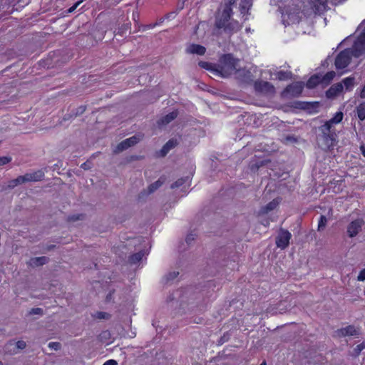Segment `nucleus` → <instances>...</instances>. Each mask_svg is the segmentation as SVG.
<instances>
[{
    "label": "nucleus",
    "instance_id": "45",
    "mask_svg": "<svg viewBox=\"0 0 365 365\" xmlns=\"http://www.w3.org/2000/svg\"><path fill=\"white\" fill-rule=\"evenodd\" d=\"M109 314L106 312H98V319H108Z\"/></svg>",
    "mask_w": 365,
    "mask_h": 365
},
{
    "label": "nucleus",
    "instance_id": "46",
    "mask_svg": "<svg viewBox=\"0 0 365 365\" xmlns=\"http://www.w3.org/2000/svg\"><path fill=\"white\" fill-rule=\"evenodd\" d=\"M114 292H115V290H114V289L110 290V291L109 292V293L106 295V301L107 302H110V301L112 300V299H113V294Z\"/></svg>",
    "mask_w": 365,
    "mask_h": 365
},
{
    "label": "nucleus",
    "instance_id": "36",
    "mask_svg": "<svg viewBox=\"0 0 365 365\" xmlns=\"http://www.w3.org/2000/svg\"><path fill=\"white\" fill-rule=\"evenodd\" d=\"M251 4L249 1H245L240 4V11L242 14H245L250 8Z\"/></svg>",
    "mask_w": 365,
    "mask_h": 365
},
{
    "label": "nucleus",
    "instance_id": "43",
    "mask_svg": "<svg viewBox=\"0 0 365 365\" xmlns=\"http://www.w3.org/2000/svg\"><path fill=\"white\" fill-rule=\"evenodd\" d=\"M183 182H184V180L180 179V180H177L175 183H173L171 185V187L172 188L178 187L181 186L183 184Z\"/></svg>",
    "mask_w": 365,
    "mask_h": 365
},
{
    "label": "nucleus",
    "instance_id": "32",
    "mask_svg": "<svg viewBox=\"0 0 365 365\" xmlns=\"http://www.w3.org/2000/svg\"><path fill=\"white\" fill-rule=\"evenodd\" d=\"M230 338V334L228 331H226L224 333V334L220 338V339L217 341V344L218 346L222 345L224 343L229 341Z\"/></svg>",
    "mask_w": 365,
    "mask_h": 365
},
{
    "label": "nucleus",
    "instance_id": "12",
    "mask_svg": "<svg viewBox=\"0 0 365 365\" xmlns=\"http://www.w3.org/2000/svg\"><path fill=\"white\" fill-rule=\"evenodd\" d=\"M140 138L138 136H132L129 138H127L120 143L115 150V152H120L128 148L135 145L138 142H139Z\"/></svg>",
    "mask_w": 365,
    "mask_h": 365
},
{
    "label": "nucleus",
    "instance_id": "25",
    "mask_svg": "<svg viewBox=\"0 0 365 365\" xmlns=\"http://www.w3.org/2000/svg\"><path fill=\"white\" fill-rule=\"evenodd\" d=\"M165 182V179L163 178H160L159 180L155 181L154 183L149 185L148 187V192L152 193L155 192L157 189H158Z\"/></svg>",
    "mask_w": 365,
    "mask_h": 365
},
{
    "label": "nucleus",
    "instance_id": "22",
    "mask_svg": "<svg viewBox=\"0 0 365 365\" xmlns=\"http://www.w3.org/2000/svg\"><path fill=\"white\" fill-rule=\"evenodd\" d=\"M319 83H322L321 76L314 75L308 80L307 87L309 88H313Z\"/></svg>",
    "mask_w": 365,
    "mask_h": 365
},
{
    "label": "nucleus",
    "instance_id": "21",
    "mask_svg": "<svg viewBox=\"0 0 365 365\" xmlns=\"http://www.w3.org/2000/svg\"><path fill=\"white\" fill-rule=\"evenodd\" d=\"M24 182H26L25 175H21V176H19L16 179H14L12 180L9 181L7 186L9 188H14L16 186H17L19 185H21V184H23Z\"/></svg>",
    "mask_w": 365,
    "mask_h": 365
},
{
    "label": "nucleus",
    "instance_id": "50",
    "mask_svg": "<svg viewBox=\"0 0 365 365\" xmlns=\"http://www.w3.org/2000/svg\"><path fill=\"white\" fill-rule=\"evenodd\" d=\"M55 247H56V245H48V246L46 247V252H49V251H51V250H53Z\"/></svg>",
    "mask_w": 365,
    "mask_h": 365
},
{
    "label": "nucleus",
    "instance_id": "39",
    "mask_svg": "<svg viewBox=\"0 0 365 365\" xmlns=\"http://www.w3.org/2000/svg\"><path fill=\"white\" fill-rule=\"evenodd\" d=\"M327 218L324 216H321L320 220L319 221L318 228H322L326 226Z\"/></svg>",
    "mask_w": 365,
    "mask_h": 365
},
{
    "label": "nucleus",
    "instance_id": "10",
    "mask_svg": "<svg viewBox=\"0 0 365 365\" xmlns=\"http://www.w3.org/2000/svg\"><path fill=\"white\" fill-rule=\"evenodd\" d=\"M304 88L302 82H295L287 86L283 91L282 95L285 97L297 96H299Z\"/></svg>",
    "mask_w": 365,
    "mask_h": 365
},
{
    "label": "nucleus",
    "instance_id": "56",
    "mask_svg": "<svg viewBox=\"0 0 365 365\" xmlns=\"http://www.w3.org/2000/svg\"><path fill=\"white\" fill-rule=\"evenodd\" d=\"M0 365H2V363L0 361Z\"/></svg>",
    "mask_w": 365,
    "mask_h": 365
},
{
    "label": "nucleus",
    "instance_id": "30",
    "mask_svg": "<svg viewBox=\"0 0 365 365\" xmlns=\"http://www.w3.org/2000/svg\"><path fill=\"white\" fill-rule=\"evenodd\" d=\"M364 225V222L361 218H357L356 220L351 222L349 228H361Z\"/></svg>",
    "mask_w": 365,
    "mask_h": 365
},
{
    "label": "nucleus",
    "instance_id": "18",
    "mask_svg": "<svg viewBox=\"0 0 365 365\" xmlns=\"http://www.w3.org/2000/svg\"><path fill=\"white\" fill-rule=\"evenodd\" d=\"M226 256L225 250L222 247L215 250L212 253L214 260L219 264L225 259Z\"/></svg>",
    "mask_w": 365,
    "mask_h": 365
},
{
    "label": "nucleus",
    "instance_id": "28",
    "mask_svg": "<svg viewBox=\"0 0 365 365\" xmlns=\"http://www.w3.org/2000/svg\"><path fill=\"white\" fill-rule=\"evenodd\" d=\"M343 87L344 86L346 91H350L354 87V78L351 77L346 78L343 80Z\"/></svg>",
    "mask_w": 365,
    "mask_h": 365
},
{
    "label": "nucleus",
    "instance_id": "17",
    "mask_svg": "<svg viewBox=\"0 0 365 365\" xmlns=\"http://www.w3.org/2000/svg\"><path fill=\"white\" fill-rule=\"evenodd\" d=\"M343 91V84L339 83L334 84L327 91L328 98H333L339 95Z\"/></svg>",
    "mask_w": 365,
    "mask_h": 365
},
{
    "label": "nucleus",
    "instance_id": "42",
    "mask_svg": "<svg viewBox=\"0 0 365 365\" xmlns=\"http://www.w3.org/2000/svg\"><path fill=\"white\" fill-rule=\"evenodd\" d=\"M16 346L18 349H24L26 348V344L24 341L20 340L16 342Z\"/></svg>",
    "mask_w": 365,
    "mask_h": 365
},
{
    "label": "nucleus",
    "instance_id": "53",
    "mask_svg": "<svg viewBox=\"0 0 365 365\" xmlns=\"http://www.w3.org/2000/svg\"><path fill=\"white\" fill-rule=\"evenodd\" d=\"M205 25H206V24L205 22L200 23V24H199L197 29H200V27H204V26H205Z\"/></svg>",
    "mask_w": 365,
    "mask_h": 365
},
{
    "label": "nucleus",
    "instance_id": "14",
    "mask_svg": "<svg viewBox=\"0 0 365 365\" xmlns=\"http://www.w3.org/2000/svg\"><path fill=\"white\" fill-rule=\"evenodd\" d=\"M148 254V250H143L130 255L128 258V262L130 264H135L139 262L143 256Z\"/></svg>",
    "mask_w": 365,
    "mask_h": 365
},
{
    "label": "nucleus",
    "instance_id": "4",
    "mask_svg": "<svg viewBox=\"0 0 365 365\" xmlns=\"http://www.w3.org/2000/svg\"><path fill=\"white\" fill-rule=\"evenodd\" d=\"M291 238L292 234L287 230H279L275 237L277 247L281 250L286 249L289 245Z\"/></svg>",
    "mask_w": 365,
    "mask_h": 365
},
{
    "label": "nucleus",
    "instance_id": "37",
    "mask_svg": "<svg viewBox=\"0 0 365 365\" xmlns=\"http://www.w3.org/2000/svg\"><path fill=\"white\" fill-rule=\"evenodd\" d=\"M29 315L32 314H38V315H43V310L41 308H32L29 312Z\"/></svg>",
    "mask_w": 365,
    "mask_h": 365
},
{
    "label": "nucleus",
    "instance_id": "52",
    "mask_svg": "<svg viewBox=\"0 0 365 365\" xmlns=\"http://www.w3.org/2000/svg\"><path fill=\"white\" fill-rule=\"evenodd\" d=\"M360 150H361V153L364 155V157H365V147L364 145H361L360 147Z\"/></svg>",
    "mask_w": 365,
    "mask_h": 365
},
{
    "label": "nucleus",
    "instance_id": "20",
    "mask_svg": "<svg viewBox=\"0 0 365 365\" xmlns=\"http://www.w3.org/2000/svg\"><path fill=\"white\" fill-rule=\"evenodd\" d=\"M178 115L177 112L173 111L165 116L163 117L161 119L158 120V124L160 125H165L168 124L170 122L173 120Z\"/></svg>",
    "mask_w": 365,
    "mask_h": 365
},
{
    "label": "nucleus",
    "instance_id": "38",
    "mask_svg": "<svg viewBox=\"0 0 365 365\" xmlns=\"http://www.w3.org/2000/svg\"><path fill=\"white\" fill-rule=\"evenodd\" d=\"M48 347L55 351H58L61 349V344L59 342H50L48 344Z\"/></svg>",
    "mask_w": 365,
    "mask_h": 365
},
{
    "label": "nucleus",
    "instance_id": "24",
    "mask_svg": "<svg viewBox=\"0 0 365 365\" xmlns=\"http://www.w3.org/2000/svg\"><path fill=\"white\" fill-rule=\"evenodd\" d=\"M177 144V140L172 139L170 140L162 148V155H165L170 149L173 148Z\"/></svg>",
    "mask_w": 365,
    "mask_h": 365
},
{
    "label": "nucleus",
    "instance_id": "40",
    "mask_svg": "<svg viewBox=\"0 0 365 365\" xmlns=\"http://www.w3.org/2000/svg\"><path fill=\"white\" fill-rule=\"evenodd\" d=\"M11 160L9 157H0V166L9 163Z\"/></svg>",
    "mask_w": 365,
    "mask_h": 365
},
{
    "label": "nucleus",
    "instance_id": "19",
    "mask_svg": "<svg viewBox=\"0 0 365 365\" xmlns=\"http://www.w3.org/2000/svg\"><path fill=\"white\" fill-rule=\"evenodd\" d=\"M49 258L47 257H34L30 259L29 264L32 267H38L47 264Z\"/></svg>",
    "mask_w": 365,
    "mask_h": 365
},
{
    "label": "nucleus",
    "instance_id": "7",
    "mask_svg": "<svg viewBox=\"0 0 365 365\" xmlns=\"http://www.w3.org/2000/svg\"><path fill=\"white\" fill-rule=\"evenodd\" d=\"M344 117V114L341 111L336 112L334 116L329 120L327 121L321 128L322 131L324 135H328L334 125L339 123Z\"/></svg>",
    "mask_w": 365,
    "mask_h": 365
},
{
    "label": "nucleus",
    "instance_id": "27",
    "mask_svg": "<svg viewBox=\"0 0 365 365\" xmlns=\"http://www.w3.org/2000/svg\"><path fill=\"white\" fill-rule=\"evenodd\" d=\"M356 113L358 118L363 120L365 119V103L359 104L356 108Z\"/></svg>",
    "mask_w": 365,
    "mask_h": 365
},
{
    "label": "nucleus",
    "instance_id": "3",
    "mask_svg": "<svg viewBox=\"0 0 365 365\" xmlns=\"http://www.w3.org/2000/svg\"><path fill=\"white\" fill-rule=\"evenodd\" d=\"M327 0H304L302 12L305 16H311L324 11L326 9Z\"/></svg>",
    "mask_w": 365,
    "mask_h": 365
},
{
    "label": "nucleus",
    "instance_id": "8",
    "mask_svg": "<svg viewBox=\"0 0 365 365\" xmlns=\"http://www.w3.org/2000/svg\"><path fill=\"white\" fill-rule=\"evenodd\" d=\"M255 88L257 92L267 96H272L275 93L274 86L267 81H256Z\"/></svg>",
    "mask_w": 365,
    "mask_h": 365
},
{
    "label": "nucleus",
    "instance_id": "29",
    "mask_svg": "<svg viewBox=\"0 0 365 365\" xmlns=\"http://www.w3.org/2000/svg\"><path fill=\"white\" fill-rule=\"evenodd\" d=\"M275 76L279 80L284 81L291 77V73L289 71H279L275 73Z\"/></svg>",
    "mask_w": 365,
    "mask_h": 365
},
{
    "label": "nucleus",
    "instance_id": "9",
    "mask_svg": "<svg viewBox=\"0 0 365 365\" xmlns=\"http://www.w3.org/2000/svg\"><path fill=\"white\" fill-rule=\"evenodd\" d=\"M299 11L293 8L290 11L282 13V21L284 23L287 22V24L299 23L301 19Z\"/></svg>",
    "mask_w": 365,
    "mask_h": 365
},
{
    "label": "nucleus",
    "instance_id": "2",
    "mask_svg": "<svg viewBox=\"0 0 365 365\" xmlns=\"http://www.w3.org/2000/svg\"><path fill=\"white\" fill-rule=\"evenodd\" d=\"M232 8L227 5L221 6L216 15L215 26L225 33H233L241 28L237 21L231 18Z\"/></svg>",
    "mask_w": 365,
    "mask_h": 365
},
{
    "label": "nucleus",
    "instance_id": "48",
    "mask_svg": "<svg viewBox=\"0 0 365 365\" xmlns=\"http://www.w3.org/2000/svg\"><path fill=\"white\" fill-rule=\"evenodd\" d=\"M103 365H118V362L114 359H110L106 361Z\"/></svg>",
    "mask_w": 365,
    "mask_h": 365
},
{
    "label": "nucleus",
    "instance_id": "31",
    "mask_svg": "<svg viewBox=\"0 0 365 365\" xmlns=\"http://www.w3.org/2000/svg\"><path fill=\"white\" fill-rule=\"evenodd\" d=\"M199 66L207 70H210L213 73L216 74L215 70H217V68H214V66H212L211 63L205 61H200L199 63Z\"/></svg>",
    "mask_w": 365,
    "mask_h": 365
},
{
    "label": "nucleus",
    "instance_id": "47",
    "mask_svg": "<svg viewBox=\"0 0 365 365\" xmlns=\"http://www.w3.org/2000/svg\"><path fill=\"white\" fill-rule=\"evenodd\" d=\"M81 2H82V1H79L76 2L73 6H72L71 8H69L68 12L71 13V12L74 11L76 10V9L81 4Z\"/></svg>",
    "mask_w": 365,
    "mask_h": 365
},
{
    "label": "nucleus",
    "instance_id": "11",
    "mask_svg": "<svg viewBox=\"0 0 365 365\" xmlns=\"http://www.w3.org/2000/svg\"><path fill=\"white\" fill-rule=\"evenodd\" d=\"M340 337L346 336H359L361 334L360 329L356 328L354 325H349L336 331Z\"/></svg>",
    "mask_w": 365,
    "mask_h": 365
},
{
    "label": "nucleus",
    "instance_id": "26",
    "mask_svg": "<svg viewBox=\"0 0 365 365\" xmlns=\"http://www.w3.org/2000/svg\"><path fill=\"white\" fill-rule=\"evenodd\" d=\"M336 73L334 71H330L326 73L324 76H321L322 83L328 84L334 78Z\"/></svg>",
    "mask_w": 365,
    "mask_h": 365
},
{
    "label": "nucleus",
    "instance_id": "23",
    "mask_svg": "<svg viewBox=\"0 0 365 365\" xmlns=\"http://www.w3.org/2000/svg\"><path fill=\"white\" fill-rule=\"evenodd\" d=\"M86 218V215L82 213H73L68 216L67 221L69 222H76L83 221Z\"/></svg>",
    "mask_w": 365,
    "mask_h": 365
},
{
    "label": "nucleus",
    "instance_id": "49",
    "mask_svg": "<svg viewBox=\"0 0 365 365\" xmlns=\"http://www.w3.org/2000/svg\"><path fill=\"white\" fill-rule=\"evenodd\" d=\"M236 2V0H225V4L222 6L227 5L231 7V5L234 4Z\"/></svg>",
    "mask_w": 365,
    "mask_h": 365
},
{
    "label": "nucleus",
    "instance_id": "51",
    "mask_svg": "<svg viewBox=\"0 0 365 365\" xmlns=\"http://www.w3.org/2000/svg\"><path fill=\"white\" fill-rule=\"evenodd\" d=\"M361 98H365V86L362 88L360 94Z\"/></svg>",
    "mask_w": 365,
    "mask_h": 365
},
{
    "label": "nucleus",
    "instance_id": "16",
    "mask_svg": "<svg viewBox=\"0 0 365 365\" xmlns=\"http://www.w3.org/2000/svg\"><path fill=\"white\" fill-rule=\"evenodd\" d=\"M279 201L277 199L273 200L269 202L265 207H263L259 211V215H264L268 214L270 211L274 210L279 205Z\"/></svg>",
    "mask_w": 365,
    "mask_h": 365
},
{
    "label": "nucleus",
    "instance_id": "5",
    "mask_svg": "<svg viewBox=\"0 0 365 365\" xmlns=\"http://www.w3.org/2000/svg\"><path fill=\"white\" fill-rule=\"evenodd\" d=\"M349 49L355 57H359L365 52V29L355 41L353 47Z\"/></svg>",
    "mask_w": 365,
    "mask_h": 365
},
{
    "label": "nucleus",
    "instance_id": "1",
    "mask_svg": "<svg viewBox=\"0 0 365 365\" xmlns=\"http://www.w3.org/2000/svg\"><path fill=\"white\" fill-rule=\"evenodd\" d=\"M239 59L235 58L231 54L223 56L220 59V65L215 70L217 75L222 77L235 76L237 78H242L245 71L241 69Z\"/></svg>",
    "mask_w": 365,
    "mask_h": 365
},
{
    "label": "nucleus",
    "instance_id": "35",
    "mask_svg": "<svg viewBox=\"0 0 365 365\" xmlns=\"http://www.w3.org/2000/svg\"><path fill=\"white\" fill-rule=\"evenodd\" d=\"M365 349V341L357 345L356 348L354 349L353 356H358L361 351Z\"/></svg>",
    "mask_w": 365,
    "mask_h": 365
},
{
    "label": "nucleus",
    "instance_id": "44",
    "mask_svg": "<svg viewBox=\"0 0 365 365\" xmlns=\"http://www.w3.org/2000/svg\"><path fill=\"white\" fill-rule=\"evenodd\" d=\"M359 230H347V233L350 237H353L358 234Z\"/></svg>",
    "mask_w": 365,
    "mask_h": 365
},
{
    "label": "nucleus",
    "instance_id": "15",
    "mask_svg": "<svg viewBox=\"0 0 365 365\" xmlns=\"http://www.w3.org/2000/svg\"><path fill=\"white\" fill-rule=\"evenodd\" d=\"M43 176L44 174L41 170H37L34 173H26L25 175L26 182L39 181L43 179Z\"/></svg>",
    "mask_w": 365,
    "mask_h": 365
},
{
    "label": "nucleus",
    "instance_id": "34",
    "mask_svg": "<svg viewBox=\"0 0 365 365\" xmlns=\"http://www.w3.org/2000/svg\"><path fill=\"white\" fill-rule=\"evenodd\" d=\"M178 275H179V272H178V271L170 272L168 274L165 275V279L167 282H170L174 280Z\"/></svg>",
    "mask_w": 365,
    "mask_h": 365
},
{
    "label": "nucleus",
    "instance_id": "41",
    "mask_svg": "<svg viewBox=\"0 0 365 365\" xmlns=\"http://www.w3.org/2000/svg\"><path fill=\"white\" fill-rule=\"evenodd\" d=\"M357 279L359 281H364L365 280V268L360 271Z\"/></svg>",
    "mask_w": 365,
    "mask_h": 365
},
{
    "label": "nucleus",
    "instance_id": "6",
    "mask_svg": "<svg viewBox=\"0 0 365 365\" xmlns=\"http://www.w3.org/2000/svg\"><path fill=\"white\" fill-rule=\"evenodd\" d=\"M352 56V52L349 48L340 52L335 60L336 68L342 69L346 68L349 65Z\"/></svg>",
    "mask_w": 365,
    "mask_h": 365
},
{
    "label": "nucleus",
    "instance_id": "55",
    "mask_svg": "<svg viewBox=\"0 0 365 365\" xmlns=\"http://www.w3.org/2000/svg\"><path fill=\"white\" fill-rule=\"evenodd\" d=\"M82 167H83V168H86V163H83V164L82 165Z\"/></svg>",
    "mask_w": 365,
    "mask_h": 365
},
{
    "label": "nucleus",
    "instance_id": "54",
    "mask_svg": "<svg viewBox=\"0 0 365 365\" xmlns=\"http://www.w3.org/2000/svg\"><path fill=\"white\" fill-rule=\"evenodd\" d=\"M260 365H267V363L265 361H264Z\"/></svg>",
    "mask_w": 365,
    "mask_h": 365
},
{
    "label": "nucleus",
    "instance_id": "33",
    "mask_svg": "<svg viewBox=\"0 0 365 365\" xmlns=\"http://www.w3.org/2000/svg\"><path fill=\"white\" fill-rule=\"evenodd\" d=\"M197 235L195 233V230H192L187 236H186V238H185V241H186V243L190 245L192 241H194L195 240V238L197 237Z\"/></svg>",
    "mask_w": 365,
    "mask_h": 365
},
{
    "label": "nucleus",
    "instance_id": "13",
    "mask_svg": "<svg viewBox=\"0 0 365 365\" xmlns=\"http://www.w3.org/2000/svg\"><path fill=\"white\" fill-rule=\"evenodd\" d=\"M205 51L206 48L199 44H190L186 48V52L191 54L203 55Z\"/></svg>",
    "mask_w": 365,
    "mask_h": 365
}]
</instances>
